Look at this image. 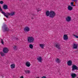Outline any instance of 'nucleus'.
<instances>
[{
    "instance_id": "nucleus-1",
    "label": "nucleus",
    "mask_w": 78,
    "mask_h": 78,
    "mask_svg": "<svg viewBox=\"0 0 78 78\" xmlns=\"http://www.w3.org/2000/svg\"><path fill=\"white\" fill-rule=\"evenodd\" d=\"M46 16H49L50 18H53L56 16V12L53 10H51L50 12L47 10L46 12Z\"/></svg>"
},
{
    "instance_id": "nucleus-23",
    "label": "nucleus",
    "mask_w": 78,
    "mask_h": 78,
    "mask_svg": "<svg viewBox=\"0 0 78 78\" xmlns=\"http://www.w3.org/2000/svg\"><path fill=\"white\" fill-rule=\"evenodd\" d=\"M0 54L2 56H4L5 55V54H4V53H3L2 52H0Z\"/></svg>"
},
{
    "instance_id": "nucleus-10",
    "label": "nucleus",
    "mask_w": 78,
    "mask_h": 78,
    "mask_svg": "<svg viewBox=\"0 0 78 78\" xmlns=\"http://www.w3.org/2000/svg\"><path fill=\"white\" fill-rule=\"evenodd\" d=\"M66 20L67 22H70L71 20V17L70 16H68L66 18Z\"/></svg>"
},
{
    "instance_id": "nucleus-7",
    "label": "nucleus",
    "mask_w": 78,
    "mask_h": 78,
    "mask_svg": "<svg viewBox=\"0 0 78 78\" xmlns=\"http://www.w3.org/2000/svg\"><path fill=\"white\" fill-rule=\"evenodd\" d=\"M63 38L64 41H67L68 39V36L67 34H64L63 35Z\"/></svg>"
},
{
    "instance_id": "nucleus-13",
    "label": "nucleus",
    "mask_w": 78,
    "mask_h": 78,
    "mask_svg": "<svg viewBox=\"0 0 78 78\" xmlns=\"http://www.w3.org/2000/svg\"><path fill=\"white\" fill-rule=\"evenodd\" d=\"M71 76L73 78H75L76 77V74L75 73H73L71 74Z\"/></svg>"
},
{
    "instance_id": "nucleus-18",
    "label": "nucleus",
    "mask_w": 78,
    "mask_h": 78,
    "mask_svg": "<svg viewBox=\"0 0 78 78\" xmlns=\"http://www.w3.org/2000/svg\"><path fill=\"white\" fill-rule=\"evenodd\" d=\"M56 62L58 63H60L61 62V60L60 59H59L58 58H57L55 60Z\"/></svg>"
},
{
    "instance_id": "nucleus-22",
    "label": "nucleus",
    "mask_w": 78,
    "mask_h": 78,
    "mask_svg": "<svg viewBox=\"0 0 78 78\" xmlns=\"http://www.w3.org/2000/svg\"><path fill=\"white\" fill-rule=\"evenodd\" d=\"M37 10L38 12H39V11H42V9L40 8H37Z\"/></svg>"
},
{
    "instance_id": "nucleus-17",
    "label": "nucleus",
    "mask_w": 78,
    "mask_h": 78,
    "mask_svg": "<svg viewBox=\"0 0 78 78\" xmlns=\"http://www.w3.org/2000/svg\"><path fill=\"white\" fill-rule=\"evenodd\" d=\"M29 48H31V49H33L34 46H33V44H30L29 45Z\"/></svg>"
},
{
    "instance_id": "nucleus-20",
    "label": "nucleus",
    "mask_w": 78,
    "mask_h": 78,
    "mask_svg": "<svg viewBox=\"0 0 78 78\" xmlns=\"http://www.w3.org/2000/svg\"><path fill=\"white\" fill-rule=\"evenodd\" d=\"M3 8L4 9H8V6L6 5H4L3 6Z\"/></svg>"
},
{
    "instance_id": "nucleus-24",
    "label": "nucleus",
    "mask_w": 78,
    "mask_h": 78,
    "mask_svg": "<svg viewBox=\"0 0 78 78\" xmlns=\"http://www.w3.org/2000/svg\"><path fill=\"white\" fill-rule=\"evenodd\" d=\"M73 36H74L75 37V38H77V39H78V36L76 35H75L74 34H73Z\"/></svg>"
},
{
    "instance_id": "nucleus-36",
    "label": "nucleus",
    "mask_w": 78,
    "mask_h": 78,
    "mask_svg": "<svg viewBox=\"0 0 78 78\" xmlns=\"http://www.w3.org/2000/svg\"><path fill=\"white\" fill-rule=\"evenodd\" d=\"M73 6H75V5H73Z\"/></svg>"
},
{
    "instance_id": "nucleus-29",
    "label": "nucleus",
    "mask_w": 78,
    "mask_h": 78,
    "mask_svg": "<svg viewBox=\"0 0 78 78\" xmlns=\"http://www.w3.org/2000/svg\"><path fill=\"white\" fill-rule=\"evenodd\" d=\"M20 78H24V76H20Z\"/></svg>"
},
{
    "instance_id": "nucleus-8",
    "label": "nucleus",
    "mask_w": 78,
    "mask_h": 78,
    "mask_svg": "<svg viewBox=\"0 0 78 78\" xmlns=\"http://www.w3.org/2000/svg\"><path fill=\"white\" fill-rule=\"evenodd\" d=\"M25 65L27 67H29L31 66V63L29 61H27L25 63Z\"/></svg>"
},
{
    "instance_id": "nucleus-28",
    "label": "nucleus",
    "mask_w": 78,
    "mask_h": 78,
    "mask_svg": "<svg viewBox=\"0 0 78 78\" xmlns=\"http://www.w3.org/2000/svg\"><path fill=\"white\" fill-rule=\"evenodd\" d=\"M5 31H8V28H6L5 29Z\"/></svg>"
},
{
    "instance_id": "nucleus-32",
    "label": "nucleus",
    "mask_w": 78,
    "mask_h": 78,
    "mask_svg": "<svg viewBox=\"0 0 78 78\" xmlns=\"http://www.w3.org/2000/svg\"><path fill=\"white\" fill-rule=\"evenodd\" d=\"M0 11H2V9L1 8V7L0 6Z\"/></svg>"
},
{
    "instance_id": "nucleus-35",
    "label": "nucleus",
    "mask_w": 78,
    "mask_h": 78,
    "mask_svg": "<svg viewBox=\"0 0 78 78\" xmlns=\"http://www.w3.org/2000/svg\"><path fill=\"white\" fill-rule=\"evenodd\" d=\"M36 78H40V77H37Z\"/></svg>"
},
{
    "instance_id": "nucleus-4",
    "label": "nucleus",
    "mask_w": 78,
    "mask_h": 78,
    "mask_svg": "<svg viewBox=\"0 0 78 78\" xmlns=\"http://www.w3.org/2000/svg\"><path fill=\"white\" fill-rule=\"evenodd\" d=\"M72 71H74L75 70H78V67L76 65H73L72 66Z\"/></svg>"
},
{
    "instance_id": "nucleus-9",
    "label": "nucleus",
    "mask_w": 78,
    "mask_h": 78,
    "mask_svg": "<svg viewBox=\"0 0 78 78\" xmlns=\"http://www.w3.org/2000/svg\"><path fill=\"white\" fill-rule=\"evenodd\" d=\"M67 64L69 66H71L72 65V60H69L67 62Z\"/></svg>"
},
{
    "instance_id": "nucleus-27",
    "label": "nucleus",
    "mask_w": 78,
    "mask_h": 78,
    "mask_svg": "<svg viewBox=\"0 0 78 78\" xmlns=\"http://www.w3.org/2000/svg\"><path fill=\"white\" fill-rule=\"evenodd\" d=\"M1 43L2 44H4V42H3V40H2V39H1Z\"/></svg>"
},
{
    "instance_id": "nucleus-3",
    "label": "nucleus",
    "mask_w": 78,
    "mask_h": 78,
    "mask_svg": "<svg viewBox=\"0 0 78 78\" xmlns=\"http://www.w3.org/2000/svg\"><path fill=\"white\" fill-rule=\"evenodd\" d=\"M27 41L29 43H33L34 38L32 37H29L27 38Z\"/></svg>"
},
{
    "instance_id": "nucleus-26",
    "label": "nucleus",
    "mask_w": 78,
    "mask_h": 78,
    "mask_svg": "<svg viewBox=\"0 0 78 78\" xmlns=\"http://www.w3.org/2000/svg\"><path fill=\"white\" fill-rule=\"evenodd\" d=\"M3 1H0V4H3Z\"/></svg>"
},
{
    "instance_id": "nucleus-16",
    "label": "nucleus",
    "mask_w": 78,
    "mask_h": 78,
    "mask_svg": "<svg viewBox=\"0 0 78 78\" xmlns=\"http://www.w3.org/2000/svg\"><path fill=\"white\" fill-rule=\"evenodd\" d=\"M10 67L12 69H14L16 67V65H15V64H11L10 65Z\"/></svg>"
},
{
    "instance_id": "nucleus-5",
    "label": "nucleus",
    "mask_w": 78,
    "mask_h": 78,
    "mask_svg": "<svg viewBox=\"0 0 78 78\" xmlns=\"http://www.w3.org/2000/svg\"><path fill=\"white\" fill-rule=\"evenodd\" d=\"M3 51L4 53H7L9 51V49L8 48L5 47L3 49Z\"/></svg>"
},
{
    "instance_id": "nucleus-14",
    "label": "nucleus",
    "mask_w": 78,
    "mask_h": 78,
    "mask_svg": "<svg viewBox=\"0 0 78 78\" xmlns=\"http://www.w3.org/2000/svg\"><path fill=\"white\" fill-rule=\"evenodd\" d=\"M68 9L69 11H72L73 9V7L70 5H69L68 7Z\"/></svg>"
},
{
    "instance_id": "nucleus-25",
    "label": "nucleus",
    "mask_w": 78,
    "mask_h": 78,
    "mask_svg": "<svg viewBox=\"0 0 78 78\" xmlns=\"http://www.w3.org/2000/svg\"><path fill=\"white\" fill-rule=\"evenodd\" d=\"M74 4V2H71V6H73V4Z\"/></svg>"
},
{
    "instance_id": "nucleus-12",
    "label": "nucleus",
    "mask_w": 78,
    "mask_h": 78,
    "mask_svg": "<svg viewBox=\"0 0 78 78\" xmlns=\"http://www.w3.org/2000/svg\"><path fill=\"white\" fill-rule=\"evenodd\" d=\"M39 46L41 48H44L45 46V44H39Z\"/></svg>"
},
{
    "instance_id": "nucleus-2",
    "label": "nucleus",
    "mask_w": 78,
    "mask_h": 78,
    "mask_svg": "<svg viewBox=\"0 0 78 78\" xmlns=\"http://www.w3.org/2000/svg\"><path fill=\"white\" fill-rule=\"evenodd\" d=\"M2 13L7 18H8L9 16H14L15 14V12L13 11L11 13L9 12H7L6 13H5L4 12H2Z\"/></svg>"
},
{
    "instance_id": "nucleus-30",
    "label": "nucleus",
    "mask_w": 78,
    "mask_h": 78,
    "mask_svg": "<svg viewBox=\"0 0 78 78\" xmlns=\"http://www.w3.org/2000/svg\"><path fill=\"white\" fill-rule=\"evenodd\" d=\"M72 1H73V2H77V0H72Z\"/></svg>"
},
{
    "instance_id": "nucleus-34",
    "label": "nucleus",
    "mask_w": 78,
    "mask_h": 78,
    "mask_svg": "<svg viewBox=\"0 0 78 78\" xmlns=\"http://www.w3.org/2000/svg\"><path fill=\"white\" fill-rule=\"evenodd\" d=\"M16 46H15L13 47L14 49H16Z\"/></svg>"
},
{
    "instance_id": "nucleus-37",
    "label": "nucleus",
    "mask_w": 78,
    "mask_h": 78,
    "mask_svg": "<svg viewBox=\"0 0 78 78\" xmlns=\"http://www.w3.org/2000/svg\"><path fill=\"white\" fill-rule=\"evenodd\" d=\"M77 78H78V77H77Z\"/></svg>"
},
{
    "instance_id": "nucleus-6",
    "label": "nucleus",
    "mask_w": 78,
    "mask_h": 78,
    "mask_svg": "<svg viewBox=\"0 0 78 78\" xmlns=\"http://www.w3.org/2000/svg\"><path fill=\"white\" fill-rule=\"evenodd\" d=\"M24 31H25L26 32H28V31H30V28L28 27H26L24 28Z\"/></svg>"
},
{
    "instance_id": "nucleus-19",
    "label": "nucleus",
    "mask_w": 78,
    "mask_h": 78,
    "mask_svg": "<svg viewBox=\"0 0 78 78\" xmlns=\"http://www.w3.org/2000/svg\"><path fill=\"white\" fill-rule=\"evenodd\" d=\"M55 46L56 47V48H58V49H59V48H60V47H59V45L58 44H56L55 45Z\"/></svg>"
},
{
    "instance_id": "nucleus-15",
    "label": "nucleus",
    "mask_w": 78,
    "mask_h": 78,
    "mask_svg": "<svg viewBox=\"0 0 78 78\" xmlns=\"http://www.w3.org/2000/svg\"><path fill=\"white\" fill-rule=\"evenodd\" d=\"M73 48L75 49H76L77 47H78V44H74L73 45Z\"/></svg>"
},
{
    "instance_id": "nucleus-33",
    "label": "nucleus",
    "mask_w": 78,
    "mask_h": 78,
    "mask_svg": "<svg viewBox=\"0 0 78 78\" xmlns=\"http://www.w3.org/2000/svg\"><path fill=\"white\" fill-rule=\"evenodd\" d=\"M75 34H76V35H78V33H77V32H76V33H75Z\"/></svg>"
},
{
    "instance_id": "nucleus-31",
    "label": "nucleus",
    "mask_w": 78,
    "mask_h": 78,
    "mask_svg": "<svg viewBox=\"0 0 78 78\" xmlns=\"http://www.w3.org/2000/svg\"><path fill=\"white\" fill-rule=\"evenodd\" d=\"M42 78H47V77H46V76H43L42 77Z\"/></svg>"
},
{
    "instance_id": "nucleus-21",
    "label": "nucleus",
    "mask_w": 78,
    "mask_h": 78,
    "mask_svg": "<svg viewBox=\"0 0 78 78\" xmlns=\"http://www.w3.org/2000/svg\"><path fill=\"white\" fill-rule=\"evenodd\" d=\"M25 72L26 73L29 74L31 73V71H30V70H26L25 71Z\"/></svg>"
},
{
    "instance_id": "nucleus-11",
    "label": "nucleus",
    "mask_w": 78,
    "mask_h": 78,
    "mask_svg": "<svg viewBox=\"0 0 78 78\" xmlns=\"http://www.w3.org/2000/svg\"><path fill=\"white\" fill-rule=\"evenodd\" d=\"M37 59L39 62H42V58L41 57H38L37 58Z\"/></svg>"
}]
</instances>
